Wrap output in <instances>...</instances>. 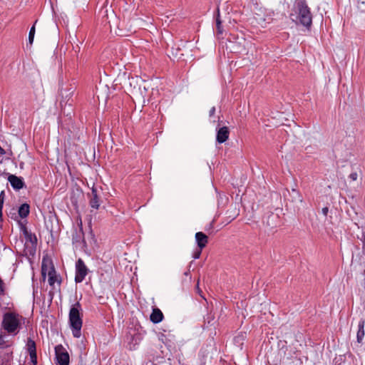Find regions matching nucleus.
Masks as SVG:
<instances>
[{"label": "nucleus", "mask_w": 365, "mask_h": 365, "mask_svg": "<svg viewBox=\"0 0 365 365\" xmlns=\"http://www.w3.org/2000/svg\"><path fill=\"white\" fill-rule=\"evenodd\" d=\"M91 197L90 199V205L92 208H94V209H98V207H100V202H99V199L98 197V195H97V190L96 188L94 187H92V190H91Z\"/></svg>", "instance_id": "16"}, {"label": "nucleus", "mask_w": 365, "mask_h": 365, "mask_svg": "<svg viewBox=\"0 0 365 365\" xmlns=\"http://www.w3.org/2000/svg\"><path fill=\"white\" fill-rule=\"evenodd\" d=\"M328 210H329L328 207H324V208H322V212L323 215L326 216L328 213Z\"/></svg>", "instance_id": "28"}, {"label": "nucleus", "mask_w": 365, "mask_h": 365, "mask_svg": "<svg viewBox=\"0 0 365 365\" xmlns=\"http://www.w3.org/2000/svg\"><path fill=\"white\" fill-rule=\"evenodd\" d=\"M216 26H217V33L219 34H222V26H221V21L220 20L219 18L216 19Z\"/></svg>", "instance_id": "22"}, {"label": "nucleus", "mask_w": 365, "mask_h": 365, "mask_svg": "<svg viewBox=\"0 0 365 365\" xmlns=\"http://www.w3.org/2000/svg\"><path fill=\"white\" fill-rule=\"evenodd\" d=\"M266 225L272 228L277 227L279 223V217L273 213L269 214L264 221Z\"/></svg>", "instance_id": "15"}, {"label": "nucleus", "mask_w": 365, "mask_h": 365, "mask_svg": "<svg viewBox=\"0 0 365 365\" xmlns=\"http://www.w3.org/2000/svg\"><path fill=\"white\" fill-rule=\"evenodd\" d=\"M20 231L24 235L26 243L29 242L32 246L36 245V237L27 230L25 225L20 223Z\"/></svg>", "instance_id": "9"}, {"label": "nucleus", "mask_w": 365, "mask_h": 365, "mask_svg": "<svg viewBox=\"0 0 365 365\" xmlns=\"http://www.w3.org/2000/svg\"><path fill=\"white\" fill-rule=\"evenodd\" d=\"M143 339L141 332L136 330H130L127 336L130 349H135Z\"/></svg>", "instance_id": "7"}, {"label": "nucleus", "mask_w": 365, "mask_h": 365, "mask_svg": "<svg viewBox=\"0 0 365 365\" xmlns=\"http://www.w3.org/2000/svg\"><path fill=\"white\" fill-rule=\"evenodd\" d=\"M55 354L58 365L69 364V355L62 345H57L55 347Z\"/></svg>", "instance_id": "6"}, {"label": "nucleus", "mask_w": 365, "mask_h": 365, "mask_svg": "<svg viewBox=\"0 0 365 365\" xmlns=\"http://www.w3.org/2000/svg\"><path fill=\"white\" fill-rule=\"evenodd\" d=\"M229 134L230 132L228 128L226 126H223L217 130L216 140L219 143H223L228 139Z\"/></svg>", "instance_id": "13"}, {"label": "nucleus", "mask_w": 365, "mask_h": 365, "mask_svg": "<svg viewBox=\"0 0 365 365\" xmlns=\"http://www.w3.org/2000/svg\"><path fill=\"white\" fill-rule=\"evenodd\" d=\"M6 152L5 150L0 146V155H5Z\"/></svg>", "instance_id": "30"}, {"label": "nucleus", "mask_w": 365, "mask_h": 365, "mask_svg": "<svg viewBox=\"0 0 365 365\" xmlns=\"http://www.w3.org/2000/svg\"><path fill=\"white\" fill-rule=\"evenodd\" d=\"M349 178L351 180L355 181V180H357L358 174H357V173H356V172L351 173L349 175Z\"/></svg>", "instance_id": "23"}, {"label": "nucleus", "mask_w": 365, "mask_h": 365, "mask_svg": "<svg viewBox=\"0 0 365 365\" xmlns=\"http://www.w3.org/2000/svg\"><path fill=\"white\" fill-rule=\"evenodd\" d=\"M81 306L79 302L74 304L70 309L68 314V322L72 334L75 338H80L81 336V328L83 325Z\"/></svg>", "instance_id": "2"}, {"label": "nucleus", "mask_w": 365, "mask_h": 365, "mask_svg": "<svg viewBox=\"0 0 365 365\" xmlns=\"http://www.w3.org/2000/svg\"><path fill=\"white\" fill-rule=\"evenodd\" d=\"M364 274H365V269H364Z\"/></svg>", "instance_id": "31"}, {"label": "nucleus", "mask_w": 365, "mask_h": 365, "mask_svg": "<svg viewBox=\"0 0 365 365\" xmlns=\"http://www.w3.org/2000/svg\"><path fill=\"white\" fill-rule=\"evenodd\" d=\"M53 274H51L48 277V282L50 286L54 287V284L56 282L60 284L61 281L59 280L58 276L56 274V272L52 273Z\"/></svg>", "instance_id": "20"}, {"label": "nucleus", "mask_w": 365, "mask_h": 365, "mask_svg": "<svg viewBox=\"0 0 365 365\" xmlns=\"http://www.w3.org/2000/svg\"><path fill=\"white\" fill-rule=\"evenodd\" d=\"M19 215L21 218L26 217L29 214V206L28 204H23L19 208Z\"/></svg>", "instance_id": "19"}, {"label": "nucleus", "mask_w": 365, "mask_h": 365, "mask_svg": "<svg viewBox=\"0 0 365 365\" xmlns=\"http://www.w3.org/2000/svg\"><path fill=\"white\" fill-rule=\"evenodd\" d=\"M56 270L51 262L43 258L41 265V274L43 279H46V276L48 277L49 275L53 274L52 273L54 272Z\"/></svg>", "instance_id": "10"}, {"label": "nucleus", "mask_w": 365, "mask_h": 365, "mask_svg": "<svg viewBox=\"0 0 365 365\" xmlns=\"http://www.w3.org/2000/svg\"><path fill=\"white\" fill-rule=\"evenodd\" d=\"M292 21L309 28L312 23V15L305 0H295L290 13Z\"/></svg>", "instance_id": "1"}, {"label": "nucleus", "mask_w": 365, "mask_h": 365, "mask_svg": "<svg viewBox=\"0 0 365 365\" xmlns=\"http://www.w3.org/2000/svg\"><path fill=\"white\" fill-rule=\"evenodd\" d=\"M22 317L14 312H6L3 315L1 327L11 335H16L19 331Z\"/></svg>", "instance_id": "3"}, {"label": "nucleus", "mask_w": 365, "mask_h": 365, "mask_svg": "<svg viewBox=\"0 0 365 365\" xmlns=\"http://www.w3.org/2000/svg\"><path fill=\"white\" fill-rule=\"evenodd\" d=\"M34 35H35V26L34 25L31 28V29L29 31V43L30 44L33 43L34 38Z\"/></svg>", "instance_id": "21"}, {"label": "nucleus", "mask_w": 365, "mask_h": 365, "mask_svg": "<svg viewBox=\"0 0 365 365\" xmlns=\"http://www.w3.org/2000/svg\"><path fill=\"white\" fill-rule=\"evenodd\" d=\"M364 326L365 321L364 319H360L358 324V331L356 334V340L357 342L361 343L364 339L365 331H364Z\"/></svg>", "instance_id": "17"}, {"label": "nucleus", "mask_w": 365, "mask_h": 365, "mask_svg": "<svg viewBox=\"0 0 365 365\" xmlns=\"http://www.w3.org/2000/svg\"><path fill=\"white\" fill-rule=\"evenodd\" d=\"M5 344L4 336L0 334V346H3Z\"/></svg>", "instance_id": "27"}, {"label": "nucleus", "mask_w": 365, "mask_h": 365, "mask_svg": "<svg viewBox=\"0 0 365 365\" xmlns=\"http://www.w3.org/2000/svg\"><path fill=\"white\" fill-rule=\"evenodd\" d=\"M215 108L212 107L210 110V115L212 116L215 114Z\"/></svg>", "instance_id": "29"}, {"label": "nucleus", "mask_w": 365, "mask_h": 365, "mask_svg": "<svg viewBox=\"0 0 365 365\" xmlns=\"http://www.w3.org/2000/svg\"><path fill=\"white\" fill-rule=\"evenodd\" d=\"M201 252H202V250H200V249L199 250L195 252L193 254V258L195 259L200 258Z\"/></svg>", "instance_id": "24"}, {"label": "nucleus", "mask_w": 365, "mask_h": 365, "mask_svg": "<svg viewBox=\"0 0 365 365\" xmlns=\"http://www.w3.org/2000/svg\"><path fill=\"white\" fill-rule=\"evenodd\" d=\"M150 321L155 324L160 322L163 319V314L159 309H154L150 317Z\"/></svg>", "instance_id": "18"}, {"label": "nucleus", "mask_w": 365, "mask_h": 365, "mask_svg": "<svg viewBox=\"0 0 365 365\" xmlns=\"http://www.w3.org/2000/svg\"><path fill=\"white\" fill-rule=\"evenodd\" d=\"M4 283L2 280L0 279V294H4Z\"/></svg>", "instance_id": "26"}, {"label": "nucleus", "mask_w": 365, "mask_h": 365, "mask_svg": "<svg viewBox=\"0 0 365 365\" xmlns=\"http://www.w3.org/2000/svg\"><path fill=\"white\" fill-rule=\"evenodd\" d=\"M75 90L76 86L74 85L66 83L62 86L61 89V96L62 98L61 103L62 104L63 103H65V104H66L73 96Z\"/></svg>", "instance_id": "8"}, {"label": "nucleus", "mask_w": 365, "mask_h": 365, "mask_svg": "<svg viewBox=\"0 0 365 365\" xmlns=\"http://www.w3.org/2000/svg\"><path fill=\"white\" fill-rule=\"evenodd\" d=\"M292 192H293L294 193H295V194L298 196V197H299V201L302 202L303 200H302V196L300 195L299 192L297 190H294V189H293V190H292Z\"/></svg>", "instance_id": "25"}, {"label": "nucleus", "mask_w": 365, "mask_h": 365, "mask_svg": "<svg viewBox=\"0 0 365 365\" xmlns=\"http://www.w3.org/2000/svg\"><path fill=\"white\" fill-rule=\"evenodd\" d=\"M8 180L14 190H20L24 186V180L21 177H17L14 175L9 174L8 176Z\"/></svg>", "instance_id": "12"}, {"label": "nucleus", "mask_w": 365, "mask_h": 365, "mask_svg": "<svg viewBox=\"0 0 365 365\" xmlns=\"http://www.w3.org/2000/svg\"><path fill=\"white\" fill-rule=\"evenodd\" d=\"M88 268L84 262L81 259H78L76 263V282H82L85 279V277L88 274Z\"/></svg>", "instance_id": "5"}, {"label": "nucleus", "mask_w": 365, "mask_h": 365, "mask_svg": "<svg viewBox=\"0 0 365 365\" xmlns=\"http://www.w3.org/2000/svg\"><path fill=\"white\" fill-rule=\"evenodd\" d=\"M195 240L199 248L202 250L207 243V236L202 232H198L195 234Z\"/></svg>", "instance_id": "14"}, {"label": "nucleus", "mask_w": 365, "mask_h": 365, "mask_svg": "<svg viewBox=\"0 0 365 365\" xmlns=\"http://www.w3.org/2000/svg\"><path fill=\"white\" fill-rule=\"evenodd\" d=\"M26 349L29 354L31 361L36 364L37 360L36 343L31 338L27 339Z\"/></svg>", "instance_id": "11"}, {"label": "nucleus", "mask_w": 365, "mask_h": 365, "mask_svg": "<svg viewBox=\"0 0 365 365\" xmlns=\"http://www.w3.org/2000/svg\"><path fill=\"white\" fill-rule=\"evenodd\" d=\"M72 242L73 244L76 245H81L85 242L82 221L81 219L77 221L76 225L73 227Z\"/></svg>", "instance_id": "4"}]
</instances>
